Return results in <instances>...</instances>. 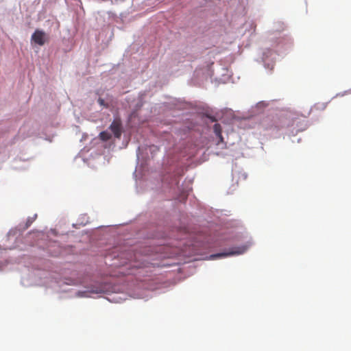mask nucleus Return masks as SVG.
<instances>
[{"mask_svg":"<svg viewBox=\"0 0 351 351\" xmlns=\"http://www.w3.org/2000/svg\"><path fill=\"white\" fill-rule=\"evenodd\" d=\"M247 250V245L234 246L228 250V251L221 253H217L210 256L212 259L223 258L230 256L239 255L245 253Z\"/></svg>","mask_w":351,"mask_h":351,"instance_id":"1","label":"nucleus"},{"mask_svg":"<svg viewBox=\"0 0 351 351\" xmlns=\"http://www.w3.org/2000/svg\"><path fill=\"white\" fill-rule=\"evenodd\" d=\"M109 129L117 138H120L122 134V124L119 119H115L110 124Z\"/></svg>","mask_w":351,"mask_h":351,"instance_id":"2","label":"nucleus"},{"mask_svg":"<svg viewBox=\"0 0 351 351\" xmlns=\"http://www.w3.org/2000/svg\"><path fill=\"white\" fill-rule=\"evenodd\" d=\"M47 36L45 33L39 29H36L32 35V40L38 45H43L45 43Z\"/></svg>","mask_w":351,"mask_h":351,"instance_id":"3","label":"nucleus"},{"mask_svg":"<svg viewBox=\"0 0 351 351\" xmlns=\"http://www.w3.org/2000/svg\"><path fill=\"white\" fill-rule=\"evenodd\" d=\"M213 130L217 136L219 138V142H223V138L222 136V130L220 124L215 123L213 126Z\"/></svg>","mask_w":351,"mask_h":351,"instance_id":"4","label":"nucleus"},{"mask_svg":"<svg viewBox=\"0 0 351 351\" xmlns=\"http://www.w3.org/2000/svg\"><path fill=\"white\" fill-rule=\"evenodd\" d=\"M112 136L110 133L107 131H103L99 134V138L103 141H107L111 138Z\"/></svg>","mask_w":351,"mask_h":351,"instance_id":"5","label":"nucleus"},{"mask_svg":"<svg viewBox=\"0 0 351 351\" xmlns=\"http://www.w3.org/2000/svg\"><path fill=\"white\" fill-rule=\"evenodd\" d=\"M98 103H99V105H101V106H105L106 108H107V107H108V105H107V104H106L105 101H104L103 99H101V98H99V99H98Z\"/></svg>","mask_w":351,"mask_h":351,"instance_id":"6","label":"nucleus"}]
</instances>
